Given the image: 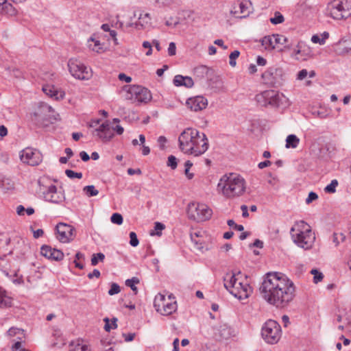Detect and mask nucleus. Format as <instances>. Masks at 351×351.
<instances>
[{
  "mask_svg": "<svg viewBox=\"0 0 351 351\" xmlns=\"http://www.w3.org/2000/svg\"><path fill=\"white\" fill-rule=\"evenodd\" d=\"M260 292L269 304L277 308H284L293 300L295 288L293 282L285 275L270 272L264 278Z\"/></svg>",
  "mask_w": 351,
  "mask_h": 351,
  "instance_id": "f257e3e1",
  "label": "nucleus"
},
{
  "mask_svg": "<svg viewBox=\"0 0 351 351\" xmlns=\"http://www.w3.org/2000/svg\"><path fill=\"white\" fill-rule=\"evenodd\" d=\"M178 141L183 152L195 156L204 154L208 149V140L206 134L196 129L184 130L180 135Z\"/></svg>",
  "mask_w": 351,
  "mask_h": 351,
  "instance_id": "f03ea898",
  "label": "nucleus"
},
{
  "mask_svg": "<svg viewBox=\"0 0 351 351\" xmlns=\"http://www.w3.org/2000/svg\"><path fill=\"white\" fill-rule=\"evenodd\" d=\"M246 188L247 183L243 176L230 173L221 177L217 186V191L226 199H232L243 195Z\"/></svg>",
  "mask_w": 351,
  "mask_h": 351,
  "instance_id": "7ed1b4c3",
  "label": "nucleus"
},
{
  "mask_svg": "<svg viewBox=\"0 0 351 351\" xmlns=\"http://www.w3.org/2000/svg\"><path fill=\"white\" fill-rule=\"evenodd\" d=\"M224 287L239 300L247 299L252 293V289L241 272L227 274L224 278Z\"/></svg>",
  "mask_w": 351,
  "mask_h": 351,
  "instance_id": "20e7f679",
  "label": "nucleus"
},
{
  "mask_svg": "<svg viewBox=\"0 0 351 351\" xmlns=\"http://www.w3.org/2000/svg\"><path fill=\"white\" fill-rule=\"evenodd\" d=\"M294 243L304 250H310L315 241V233L310 226L304 221L296 222L290 230Z\"/></svg>",
  "mask_w": 351,
  "mask_h": 351,
  "instance_id": "39448f33",
  "label": "nucleus"
},
{
  "mask_svg": "<svg viewBox=\"0 0 351 351\" xmlns=\"http://www.w3.org/2000/svg\"><path fill=\"white\" fill-rule=\"evenodd\" d=\"M327 10L334 19H347L351 16V0H333L328 3Z\"/></svg>",
  "mask_w": 351,
  "mask_h": 351,
  "instance_id": "423d86ee",
  "label": "nucleus"
},
{
  "mask_svg": "<svg viewBox=\"0 0 351 351\" xmlns=\"http://www.w3.org/2000/svg\"><path fill=\"white\" fill-rule=\"evenodd\" d=\"M189 219L197 222H202L210 219L213 210L206 204L198 202H191L187 206Z\"/></svg>",
  "mask_w": 351,
  "mask_h": 351,
  "instance_id": "0eeeda50",
  "label": "nucleus"
},
{
  "mask_svg": "<svg viewBox=\"0 0 351 351\" xmlns=\"http://www.w3.org/2000/svg\"><path fill=\"white\" fill-rule=\"evenodd\" d=\"M284 95L274 90H264L255 96V101L259 106L278 108L282 104Z\"/></svg>",
  "mask_w": 351,
  "mask_h": 351,
  "instance_id": "6e6552de",
  "label": "nucleus"
},
{
  "mask_svg": "<svg viewBox=\"0 0 351 351\" xmlns=\"http://www.w3.org/2000/svg\"><path fill=\"white\" fill-rule=\"evenodd\" d=\"M282 330L280 325L276 321H267L261 328V336L269 344L277 343L281 338Z\"/></svg>",
  "mask_w": 351,
  "mask_h": 351,
  "instance_id": "1a4fd4ad",
  "label": "nucleus"
},
{
  "mask_svg": "<svg viewBox=\"0 0 351 351\" xmlns=\"http://www.w3.org/2000/svg\"><path fill=\"white\" fill-rule=\"evenodd\" d=\"M169 295L167 298L165 295L158 293L154 298V305L157 312L162 315H169L177 310L176 301Z\"/></svg>",
  "mask_w": 351,
  "mask_h": 351,
  "instance_id": "9d476101",
  "label": "nucleus"
},
{
  "mask_svg": "<svg viewBox=\"0 0 351 351\" xmlns=\"http://www.w3.org/2000/svg\"><path fill=\"white\" fill-rule=\"evenodd\" d=\"M67 66L69 73L75 79L88 80L92 77L91 69L76 58L69 59Z\"/></svg>",
  "mask_w": 351,
  "mask_h": 351,
  "instance_id": "9b49d317",
  "label": "nucleus"
},
{
  "mask_svg": "<svg viewBox=\"0 0 351 351\" xmlns=\"http://www.w3.org/2000/svg\"><path fill=\"white\" fill-rule=\"evenodd\" d=\"M284 71L282 68L276 66L269 67L263 74L264 83L270 86H278L282 84Z\"/></svg>",
  "mask_w": 351,
  "mask_h": 351,
  "instance_id": "f8f14e48",
  "label": "nucleus"
},
{
  "mask_svg": "<svg viewBox=\"0 0 351 351\" xmlns=\"http://www.w3.org/2000/svg\"><path fill=\"white\" fill-rule=\"evenodd\" d=\"M20 158L23 163L36 166L42 162L43 156L38 150L27 147L21 152Z\"/></svg>",
  "mask_w": 351,
  "mask_h": 351,
  "instance_id": "ddd939ff",
  "label": "nucleus"
},
{
  "mask_svg": "<svg viewBox=\"0 0 351 351\" xmlns=\"http://www.w3.org/2000/svg\"><path fill=\"white\" fill-rule=\"evenodd\" d=\"M57 239L62 243H69L75 238V228L72 226L60 223L56 226Z\"/></svg>",
  "mask_w": 351,
  "mask_h": 351,
  "instance_id": "4468645a",
  "label": "nucleus"
},
{
  "mask_svg": "<svg viewBox=\"0 0 351 351\" xmlns=\"http://www.w3.org/2000/svg\"><path fill=\"white\" fill-rule=\"evenodd\" d=\"M288 42V39L286 36L281 34H273L271 36H265L262 40V45L265 49L269 50L273 49L278 47V45H285Z\"/></svg>",
  "mask_w": 351,
  "mask_h": 351,
  "instance_id": "2eb2a0df",
  "label": "nucleus"
},
{
  "mask_svg": "<svg viewBox=\"0 0 351 351\" xmlns=\"http://www.w3.org/2000/svg\"><path fill=\"white\" fill-rule=\"evenodd\" d=\"M43 197L45 201L53 204H61L64 199L65 196L64 192L58 191L55 185L48 186L46 191L43 192Z\"/></svg>",
  "mask_w": 351,
  "mask_h": 351,
  "instance_id": "dca6fc26",
  "label": "nucleus"
},
{
  "mask_svg": "<svg viewBox=\"0 0 351 351\" xmlns=\"http://www.w3.org/2000/svg\"><path fill=\"white\" fill-rule=\"evenodd\" d=\"M128 93L135 96V99L139 102L147 103L152 99L150 91L141 86H132L129 90Z\"/></svg>",
  "mask_w": 351,
  "mask_h": 351,
  "instance_id": "f3484780",
  "label": "nucleus"
},
{
  "mask_svg": "<svg viewBox=\"0 0 351 351\" xmlns=\"http://www.w3.org/2000/svg\"><path fill=\"white\" fill-rule=\"evenodd\" d=\"M94 136H98L102 141H109L114 136L112 130L110 123L106 121L103 123L99 127L93 132Z\"/></svg>",
  "mask_w": 351,
  "mask_h": 351,
  "instance_id": "a211bd4d",
  "label": "nucleus"
},
{
  "mask_svg": "<svg viewBox=\"0 0 351 351\" xmlns=\"http://www.w3.org/2000/svg\"><path fill=\"white\" fill-rule=\"evenodd\" d=\"M40 254L43 256L53 261H60L64 258V253L56 248H52L49 245H44L40 248Z\"/></svg>",
  "mask_w": 351,
  "mask_h": 351,
  "instance_id": "6ab92c4d",
  "label": "nucleus"
},
{
  "mask_svg": "<svg viewBox=\"0 0 351 351\" xmlns=\"http://www.w3.org/2000/svg\"><path fill=\"white\" fill-rule=\"evenodd\" d=\"M186 105L191 110L197 112L206 108L208 101L202 96H197L188 99L186 101Z\"/></svg>",
  "mask_w": 351,
  "mask_h": 351,
  "instance_id": "aec40b11",
  "label": "nucleus"
},
{
  "mask_svg": "<svg viewBox=\"0 0 351 351\" xmlns=\"http://www.w3.org/2000/svg\"><path fill=\"white\" fill-rule=\"evenodd\" d=\"M43 91L48 96L51 98H54L56 100L62 99L64 97V92L58 90L53 85L47 84L43 86Z\"/></svg>",
  "mask_w": 351,
  "mask_h": 351,
  "instance_id": "412c9836",
  "label": "nucleus"
},
{
  "mask_svg": "<svg viewBox=\"0 0 351 351\" xmlns=\"http://www.w3.org/2000/svg\"><path fill=\"white\" fill-rule=\"evenodd\" d=\"M232 329L226 324H220L215 333L216 337L220 340L228 339L232 336Z\"/></svg>",
  "mask_w": 351,
  "mask_h": 351,
  "instance_id": "4be33fe9",
  "label": "nucleus"
},
{
  "mask_svg": "<svg viewBox=\"0 0 351 351\" xmlns=\"http://www.w3.org/2000/svg\"><path fill=\"white\" fill-rule=\"evenodd\" d=\"M335 51L340 55L351 53V39L339 40L335 45Z\"/></svg>",
  "mask_w": 351,
  "mask_h": 351,
  "instance_id": "5701e85b",
  "label": "nucleus"
},
{
  "mask_svg": "<svg viewBox=\"0 0 351 351\" xmlns=\"http://www.w3.org/2000/svg\"><path fill=\"white\" fill-rule=\"evenodd\" d=\"M173 82L176 86H183L186 88H191L194 84L193 80L191 77L182 76L181 75H176Z\"/></svg>",
  "mask_w": 351,
  "mask_h": 351,
  "instance_id": "b1692460",
  "label": "nucleus"
},
{
  "mask_svg": "<svg viewBox=\"0 0 351 351\" xmlns=\"http://www.w3.org/2000/svg\"><path fill=\"white\" fill-rule=\"evenodd\" d=\"M53 111V108L51 106L48 105L46 103H40L36 111L34 112V116L40 117L42 119H47L48 115L47 112H51Z\"/></svg>",
  "mask_w": 351,
  "mask_h": 351,
  "instance_id": "393cba45",
  "label": "nucleus"
},
{
  "mask_svg": "<svg viewBox=\"0 0 351 351\" xmlns=\"http://www.w3.org/2000/svg\"><path fill=\"white\" fill-rule=\"evenodd\" d=\"M0 8V14L2 15L14 16L17 14L16 8L10 3L8 2L7 0H4V3L1 5Z\"/></svg>",
  "mask_w": 351,
  "mask_h": 351,
  "instance_id": "a878e982",
  "label": "nucleus"
},
{
  "mask_svg": "<svg viewBox=\"0 0 351 351\" xmlns=\"http://www.w3.org/2000/svg\"><path fill=\"white\" fill-rule=\"evenodd\" d=\"M151 18L149 13L140 14L138 16V21L135 23V27L139 29L145 27L150 23Z\"/></svg>",
  "mask_w": 351,
  "mask_h": 351,
  "instance_id": "bb28decb",
  "label": "nucleus"
},
{
  "mask_svg": "<svg viewBox=\"0 0 351 351\" xmlns=\"http://www.w3.org/2000/svg\"><path fill=\"white\" fill-rule=\"evenodd\" d=\"M88 47L93 51L101 53L104 51V45L99 40L90 38L88 40Z\"/></svg>",
  "mask_w": 351,
  "mask_h": 351,
  "instance_id": "cd10ccee",
  "label": "nucleus"
},
{
  "mask_svg": "<svg viewBox=\"0 0 351 351\" xmlns=\"http://www.w3.org/2000/svg\"><path fill=\"white\" fill-rule=\"evenodd\" d=\"M300 139L295 134H289L286 138V147L287 148H296L299 145Z\"/></svg>",
  "mask_w": 351,
  "mask_h": 351,
  "instance_id": "c85d7f7f",
  "label": "nucleus"
},
{
  "mask_svg": "<svg viewBox=\"0 0 351 351\" xmlns=\"http://www.w3.org/2000/svg\"><path fill=\"white\" fill-rule=\"evenodd\" d=\"M69 351H92L90 346L82 342L72 343Z\"/></svg>",
  "mask_w": 351,
  "mask_h": 351,
  "instance_id": "c756f323",
  "label": "nucleus"
},
{
  "mask_svg": "<svg viewBox=\"0 0 351 351\" xmlns=\"http://www.w3.org/2000/svg\"><path fill=\"white\" fill-rule=\"evenodd\" d=\"M12 304V300L7 296L5 292L0 289V308L8 307Z\"/></svg>",
  "mask_w": 351,
  "mask_h": 351,
  "instance_id": "7c9ffc66",
  "label": "nucleus"
},
{
  "mask_svg": "<svg viewBox=\"0 0 351 351\" xmlns=\"http://www.w3.org/2000/svg\"><path fill=\"white\" fill-rule=\"evenodd\" d=\"M240 13L242 16L240 18H245L250 13V3L247 1H242L239 3Z\"/></svg>",
  "mask_w": 351,
  "mask_h": 351,
  "instance_id": "2f4dec72",
  "label": "nucleus"
},
{
  "mask_svg": "<svg viewBox=\"0 0 351 351\" xmlns=\"http://www.w3.org/2000/svg\"><path fill=\"white\" fill-rule=\"evenodd\" d=\"M329 37V34L324 32L321 36L313 35L311 38V41L313 43H319V45H324L325 40Z\"/></svg>",
  "mask_w": 351,
  "mask_h": 351,
  "instance_id": "473e14b6",
  "label": "nucleus"
},
{
  "mask_svg": "<svg viewBox=\"0 0 351 351\" xmlns=\"http://www.w3.org/2000/svg\"><path fill=\"white\" fill-rule=\"evenodd\" d=\"M346 239L345 235L341 232H334L332 236V243L335 247H337L341 243Z\"/></svg>",
  "mask_w": 351,
  "mask_h": 351,
  "instance_id": "72a5a7b5",
  "label": "nucleus"
},
{
  "mask_svg": "<svg viewBox=\"0 0 351 351\" xmlns=\"http://www.w3.org/2000/svg\"><path fill=\"white\" fill-rule=\"evenodd\" d=\"M83 191L88 197L96 196L99 194V191L95 189L93 185L86 186L83 189Z\"/></svg>",
  "mask_w": 351,
  "mask_h": 351,
  "instance_id": "f704fd0d",
  "label": "nucleus"
},
{
  "mask_svg": "<svg viewBox=\"0 0 351 351\" xmlns=\"http://www.w3.org/2000/svg\"><path fill=\"white\" fill-rule=\"evenodd\" d=\"M165 228V226L160 223V222H156L155 223V226H154V231L152 230L151 232H150V235L152 236H154V235H157V236H161L162 234V232L161 231L162 230H164Z\"/></svg>",
  "mask_w": 351,
  "mask_h": 351,
  "instance_id": "c9c22d12",
  "label": "nucleus"
},
{
  "mask_svg": "<svg viewBox=\"0 0 351 351\" xmlns=\"http://www.w3.org/2000/svg\"><path fill=\"white\" fill-rule=\"evenodd\" d=\"M310 273L313 275V282L317 284L324 278L323 274L317 269H313Z\"/></svg>",
  "mask_w": 351,
  "mask_h": 351,
  "instance_id": "e433bc0d",
  "label": "nucleus"
},
{
  "mask_svg": "<svg viewBox=\"0 0 351 351\" xmlns=\"http://www.w3.org/2000/svg\"><path fill=\"white\" fill-rule=\"evenodd\" d=\"M105 258V255L103 253L93 254L91 258V265L95 266L98 264L99 261L103 262Z\"/></svg>",
  "mask_w": 351,
  "mask_h": 351,
  "instance_id": "4c0bfd02",
  "label": "nucleus"
},
{
  "mask_svg": "<svg viewBox=\"0 0 351 351\" xmlns=\"http://www.w3.org/2000/svg\"><path fill=\"white\" fill-rule=\"evenodd\" d=\"M338 186V181L332 180L331 182L324 188V191L327 193H334L336 191V188Z\"/></svg>",
  "mask_w": 351,
  "mask_h": 351,
  "instance_id": "58836bf2",
  "label": "nucleus"
},
{
  "mask_svg": "<svg viewBox=\"0 0 351 351\" xmlns=\"http://www.w3.org/2000/svg\"><path fill=\"white\" fill-rule=\"evenodd\" d=\"M139 282V280L134 277L132 279H128L125 281V285L128 287H130L131 289L134 292L135 294L137 293V287L135 286V284H138Z\"/></svg>",
  "mask_w": 351,
  "mask_h": 351,
  "instance_id": "ea45409f",
  "label": "nucleus"
},
{
  "mask_svg": "<svg viewBox=\"0 0 351 351\" xmlns=\"http://www.w3.org/2000/svg\"><path fill=\"white\" fill-rule=\"evenodd\" d=\"M191 239L193 243L195 244L197 249L202 250L204 248V241L202 237H199L198 239L194 238L193 234H191Z\"/></svg>",
  "mask_w": 351,
  "mask_h": 351,
  "instance_id": "a19ab883",
  "label": "nucleus"
},
{
  "mask_svg": "<svg viewBox=\"0 0 351 351\" xmlns=\"http://www.w3.org/2000/svg\"><path fill=\"white\" fill-rule=\"evenodd\" d=\"M104 321L106 322L104 329L106 331L109 332L112 328H117V318L112 319V324H110L109 323V319L108 317L104 318Z\"/></svg>",
  "mask_w": 351,
  "mask_h": 351,
  "instance_id": "79ce46f5",
  "label": "nucleus"
},
{
  "mask_svg": "<svg viewBox=\"0 0 351 351\" xmlns=\"http://www.w3.org/2000/svg\"><path fill=\"white\" fill-rule=\"evenodd\" d=\"M110 219H111L112 223H113L114 224H117V225L122 224L123 220L122 215L117 213L112 214Z\"/></svg>",
  "mask_w": 351,
  "mask_h": 351,
  "instance_id": "37998d69",
  "label": "nucleus"
},
{
  "mask_svg": "<svg viewBox=\"0 0 351 351\" xmlns=\"http://www.w3.org/2000/svg\"><path fill=\"white\" fill-rule=\"evenodd\" d=\"M270 21L273 24H280L284 21V16L278 12L275 13V16L270 19Z\"/></svg>",
  "mask_w": 351,
  "mask_h": 351,
  "instance_id": "c03bdc74",
  "label": "nucleus"
},
{
  "mask_svg": "<svg viewBox=\"0 0 351 351\" xmlns=\"http://www.w3.org/2000/svg\"><path fill=\"white\" fill-rule=\"evenodd\" d=\"M240 53L239 51L237 50H235L234 51H232L230 54V56H229V58H230V65L231 66H236V59L239 57Z\"/></svg>",
  "mask_w": 351,
  "mask_h": 351,
  "instance_id": "a18cd8bd",
  "label": "nucleus"
},
{
  "mask_svg": "<svg viewBox=\"0 0 351 351\" xmlns=\"http://www.w3.org/2000/svg\"><path fill=\"white\" fill-rule=\"evenodd\" d=\"M65 174L66 175V176L69 178H78V179H81L82 178V173H80V172H75L72 170H70V169H66L65 171Z\"/></svg>",
  "mask_w": 351,
  "mask_h": 351,
  "instance_id": "49530a36",
  "label": "nucleus"
},
{
  "mask_svg": "<svg viewBox=\"0 0 351 351\" xmlns=\"http://www.w3.org/2000/svg\"><path fill=\"white\" fill-rule=\"evenodd\" d=\"M121 291V288L119 285L115 282H112L110 285V289L108 291V294L110 295H113L119 293Z\"/></svg>",
  "mask_w": 351,
  "mask_h": 351,
  "instance_id": "de8ad7c7",
  "label": "nucleus"
},
{
  "mask_svg": "<svg viewBox=\"0 0 351 351\" xmlns=\"http://www.w3.org/2000/svg\"><path fill=\"white\" fill-rule=\"evenodd\" d=\"M167 165L172 169H175L178 165L177 158L173 155L169 156L168 157Z\"/></svg>",
  "mask_w": 351,
  "mask_h": 351,
  "instance_id": "09e8293b",
  "label": "nucleus"
},
{
  "mask_svg": "<svg viewBox=\"0 0 351 351\" xmlns=\"http://www.w3.org/2000/svg\"><path fill=\"white\" fill-rule=\"evenodd\" d=\"M130 244L132 247H136V246H137L138 245L139 241H138V239L137 238L136 234L135 232H131L130 233Z\"/></svg>",
  "mask_w": 351,
  "mask_h": 351,
  "instance_id": "8fccbe9b",
  "label": "nucleus"
},
{
  "mask_svg": "<svg viewBox=\"0 0 351 351\" xmlns=\"http://www.w3.org/2000/svg\"><path fill=\"white\" fill-rule=\"evenodd\" d=\"M84 254H82L81 252H77L75 254V260L74 261V263H75V265L76 267L77 268H80V269H83L84 267V265L82 264H81L80 263L77 262V260H80L81 258H84Z\"/></svg>",
  "mask_w": 351,
  "mask_h": 351,
  "instance_id": "3c124183",
  "label": "nucleus"
},
{
  "mask_svg": "<svg viewBox=\"0 0 351 351\" xmlns=\"http://www.w3.org/2000/svg\"><path fill=\"white\" fill-rule=\"evenodd\" d=\"M308 74V72L307 71L306 69H302L298 72L296 79L298 80H303L307 77Z\"/></svg>",
  "mask_w": 351,
  "mask_h": 351,
  "instance_id": "603ef678",
  "label": "nucleus"
},
{
  "mask_svg": "<svg viewBox=\"0 0 351 351\" xmlns=\"http://www.w3.org/2000/svg\"><path fill=\"white\" fill-rule=\"evenodd\" d=\"M176 46L173 42H171L169 45L168 47V53L170 56L176 55Z\"/></svg>",
  "mask_w": 351,
  "mask_h": 351,
  "instance_id": "864d4df0",
  "label": "nucleus"
},
{
  "mask_svg": "<svg viewBox=\"0 0 351 351\" xmlns=\"http://www.w3.org/2000/svg\"><path fill=\"white\" fill-rule=\"evenodd\" d=\"M318 198V195L314 192H310L308 197L306 199V202L309 204L312 202L313 200H315Z\"/></svg>",
  "mask_w": 351,
  "mask_h": 351,
  "instance_id": "5fc2aeb1",
  "label": "nucleus"
},
{
  "mask_svg": "<svg viewBox=\"0 0 351 351\" xmlns=\"http://www.w3.org/2000/svg\"><path fill=\"white\" fill-rule=\"evenodd\" d=\"M118 78L121 81H125V82H130L132 81V78L130 76L126 75L125 73H119L118 75Z\"/></svg>",
  "mask_w": 351,
  "mask_h": 351,
  "instance_id": "6e6d98bb",
  "label": "nucleus"
},
{
  "mask_svg": "<svg viewBox=\"0 0 351 351\" xmlns=\"http://www.w3.org/2000/svg\"><path fill=\"white\" fill-rule=\"evenodd\" d=\"M22 332H23V330L19 328H11L8 331V333L10 336L13 337V336L16 335V334L21 333Z\"/></svg>",
  "mask_w": 351,
  "mask_h": 351,
  "instance_id": "4d7b16f0",
  "label": "nucleus"
},
{
  "mask_svg": "<svg viewBox=\"0 0 351 351\" xmlns=\"http://www.w3.org/2000/svg\"><path fill=\"white\" fill-rule=\"evenodd\" d=\"M8 134V129L3 125L0 126V140Z\"/></svg>",
  "mask_w": 351,
  "mask_h": 351,
  "instance_id": "13d9d810",
  "label": "nucleus"
},
{
  "mask_svg": "<svg viewBox=\"0 0 351 351\" xmlns=\"http://www.w3.org/2000/svg\"><path fill=\"white\" fill-rule=\"evenodd\" d=\"M100 275H101L100 271L98 269H95L93 271V272L89 273L88 274V278L89 279H92L93 277L99 278L100 276Z\"/></svg>",
  "mask_w": 351,
  "mask_h": 351,
  "instance_id": "bf43d9fd",
  "label": "nucleus"
},
{
  "mask_svg": "<svg viewBox=\"0 0 351 351\" xmlns=\"http://www.w3.org/2000/svg\"><path fill=\"white\" fill-rule=\"evenodd\" d=\"M158 142L160 145V149H163L165 148V144L167 142V138L163 136H160L158 138Z\"/></svg>",
  "mask_w": 351,
  "mask_h": 351,
  "instance_id": "052dcab7",
  "label": "nucleus"
},
{
  "mask_svg": "<svg viewBox=\"0 0 351 351\" xmlns=\"http://www.w3.org/2000/svg\"><path fill=\"white\" fill-rule=\"evenodd\" d=\"M123 336L125 339V341L126 342H129V341H132L134 339L135 334L134 333H128V334L123 333Z\"/></svg>",
  "mask_w": 351,
  "mask_h": 351,
  "instance_id": "680f3d73",
  "label": "nucleus"
},
{
  "mask_svg": "<svg viewBox=\"0 0 351 351\" xmlns=\"http://www.w3.org/2000/svg\"><path fill=\"white\" fill-rule=\"evenodd\" d=\"M12 282L14 284L20 285L23 282V280L22 276H18L17 274H15V275L12 279Z\"/></svg>",
  "mask_w": 351,
  "mask_h": 351,
  "instance_id": "e2e57ef3",
  "label": "nucleus"
},
{
  "mask_svg": "<svg viewBox=\"0 0 351 351\" xmlns=\"http://www.w3.org/2000/svg\"><path fill=\"white\" fill-rule=\"evenodd\" d=\"M80 156L81 159L84 162H86L90 159L89 155L84 151H82L80 153Z\"/></svg>",
  "mask_w": 351,
  "mask_h": 351,
  "instance_id": "0e129e2a",
  "label": "nucleus"
},
{
  "mask_svg": "<svg viewBox=\"0 0 351 351\" xmlns=\"http://www.w3.org/2000/svg\"><path fill=\"white\" fill-rule=\"evenodd\" d=\"M271 162L269 160H265L263 162H261L258 163V167L259 169H262L265 167L270 166Z\"/></svg>",
  "mask_w": 351,
  "mask_h": 351,
  "instance_id": "69168bd1",
  "label": "nucleus"
},
{
  "mask_svg": "<svg viewBox=\"0 0 351 351\" xmlns=\"http://www.w3.org/2000/svg\"><path fill=\"white\" fill-rule=\"evenodd\" d=\"M112 132L115 131L118 134H122L124 130L123 128L119 125H116L114 128L111 127Z\"/></svg>",
  "mask_w": 351,
  "mask_h": 351,
  "instance_id": "338daca9",
  "label": "nucleus"
},
{
  "mask_svg": "<svg viewBox=\"0 0 351 351\" xmlns=\"http://www.w3.org/2000/svg\"><path fill=\"white\" fill-rule=\"evenodd\" d=\"M101 343L104 345L103 351H114V347L110 344L105 345V342L101 341Z\"/></svg>",
  "mask_w": 351,
  "mask_h": 351,
  "instance_id": "774afa93",
  "label": "nucleus"
}]
</instances>
